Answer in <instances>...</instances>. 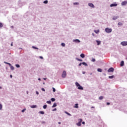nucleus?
Returning <instances> with one entry per match:
<instances>
[{"label":"nucleus","mask_w":127,"mask_h":127,"mask_svg":"<svg viewBox=\"0 0 127 127\" xmlns=\"http://www.w3.org/2000/svg\"><path fill=\"white\" fill-rule=\"evenodd\" d=\"M40 58L41 59H43V57H41V56L40 57Z\"/></svg>","instance_id":"49530a36"},{"label":"nucleus","mask_w":127,"mask_h":127,"mask_svg":"<svg viewBox=\"0 0 127 127\" xmlns=\"http://www.w3.org/2000/svg\"><path fill=\"white\" fill-rule=\"evenodd\" d=\"M41 90L42 91H43V92H45V89L44 88H42Z\"/></svg>","instance_id":"ea45409f"},{"label":"nucleus","mask_w":127,"mask_h":127,"mask_svg":"<svg viewBox=\"0 0 127 127\" xmlns=\"http://www.w3.org/2000/svg\"><path fill=\"white\" fill-rule=\"evenodd\" d=\"M114 71H115V69L113 67H111L108 70V72L109 73L111 72H114Z\"/></svg>","instance_id":"20e7f679"},{"label":"nucleus","mask_w":127,"mask_h":127,"mask_svg":"<svg viewBox=\"0 0 127 127\" xmlns=\"http://www.w3.org/2000/svg\"><path fill=\"white\" fill-rule=\"evenodd\" d=\"M13 46V45L12 44V43H11V46Z\"/></svg>","instance_id":"5fc2aeb1"},{"label":"nucleus","mask_w":127,"mask_h":127,"mask_svg":"<svg viewBox=\"0 0 127 127\" xmlns=\"http://www.w3.org/2000/svg\"><path fill=\"white\" fill-rule=\"evenodd\" d=\"M11 70H14V67L13 66H10Z\"/></svg>","instance_id":"c85d7f7f"},{"label":"nucleus","mask_w":127,"mask_h":127,"mask_svg":"<svg viewBox=\"0 0 127 127\" xmlns=\"http://www.w3.org/2000/svg\"><path fill=\"white\" fill-rule=\"evenodd\" d=\"M94 32H95V33L98 34V33H99V32H100V30H94Z\"/></svg>","instance_id":"2eb2a0df"},{"label":"nucleus","mask_w":127,"mask_h":127,"mask_svg":"<svg viewBox=\"0 0 127 127\" xmlns=\"http://www.w3.org/2000/svg\"><path fill=\"white\" fill-rule=\"evenodd\" d=\"M109 79H113V78H115V75H112L109 76Z\"/></svg>","instance_id":"4468645a"},{"label":"nucleus","mask_w":127,"mask_h":127,"mask_svg":"<svg viewBox=\"0 0 127 127\" xmlns=\"http://www.w3.org/2000/svg\"><path fill=\"white\" fill-rule=\"evenodd\" d=\"M99 100H103L104 99V97L100 96L99 98Z\"/></svg>","instance_id":"393cba45"},{"label":"nucleus","mask_w":127,"mask_h":127,"mask_svg":"<svg viewBox=\"0 0 127 127\" xmlns=\"http://www.w3.org/2000/svg\"><path fill=\"white\" fill-rule=\"evenodd\" d=\"M88 5H89V6H90V7H92L93 8H94V7H95V5H94V4H93L92 3H88Z\"/></svg>","instance_id":"423d86ee"},{"label":"nucleus","mask_w":127,"mask_h":127,"mask_svg":"<svg viewBox=\"0 0 127 127\" xmlns=\"http://www.w3.org/2000/svg\"><path fill=\"white\" fill-rule=\"evenodd\" d=\"M4 63L5 64H8V63H6V62H4Z\"/></svg>","instance_id":"a18cd8bd"},{"label":"nucleus","mask_w":127,"mask_h":127,"mask_svg":"<svg viewBox=\"0 0 127 127\" xmlns=\"http://www.w3.org/2000/svg\"><path fill=\"white\" fill-rule=\"evenodd\" d=\"M47 105H45L43 106V109H47Z\"/></svg>","instance_id":"5701e85b"},{"label":"nucleus","mask_w":127,"mask_h":127,"mask_svg":"<svg viewBox=\"0 0 127 127\" xmlns=\"http://www.w3.org/2000/svg\"><path fill=\"white\" fill-rule=\"evenodd\" d=\"M47 104H51V101H47Z\"/></svg>","instance_id":"72a5a7b5"},{"label":"nucleus","mask_w":127,"mask_h":127,"mask_svg":"<svg viewBox=\"0 0 127 127\" xmlns=\"http://www.w3.org/2000/svg\"><path fill=\"white\" fill-rule=\"evenodd\" d=\"M118 18H119V17L114 16V17H113V20H116V19H118Z\"/></svg>","instance_id":"f8f14e48"},{"label":"nucleus","mask_w":127,"mask_h":127,"mask_svg":"<svg viewBox=\"0 0 127 127\" xmlns=\"http://www.w3.org/2000/svg\"><path fill=\"white\" fill-rule=\"evenodd\" d=\"M36 93L37 94V95H38V92H36Z\"/></svg>","instance_id":"13d9d810"},{"label":"nucleus","mask_w":127,"mask_h":127,"mask_svg":"<svg viewBox=\"0 0 127 127\" xmlns=\"http://www.w3.org/2000/svg\"><path fill=\"white\" fill-rule=\"evenodd\" d=\"M53 92H56V89L54 87H53Z\"/></svg>","instance_id":"c9c22d12"},{"label":"nucleus","mask_w":127,"mask_h":127,"mask_svg":"<svg viewBox=\"0 0 127 127\" xmlns=\"http://www.w3.org/2000/svg\"><path fill=\"white\" fill-rule=\"evenodd\" d=\"M75 85L76 86V87H78L77 88V89H78V90H84V88H83V87H82L80 84H79V83L78 82H75Z\"/></svg>","instance_id":"f257e3e1"},{"label":"nucleus","mask_w":127,"mask_h":127,"mask_svg":"<svg viewBox=\"0 0 127 127\" xmlns=\"http://www.w3.org/2000/svg\"><path fill=\"white\" fill-rule=\"evenodd\" d=\"M121 66L122 67H123V66H124V65H125V62H124V61H122L121 63Z\"/></svg>","instance_id":"9d476101"},{"label":"nucleus","mask_w":127,"mask_h":127,"mask_svg":"<svg viewBox=\"0 0 127 127\" xmlns=\"http://www.w3.org/2000/svg\"><path fill=\"white\" fill-rule=\"evenodd\" d=\"M39 114H41V115H44V111H40Z\"/></svg>","instance_id":"412c9836"},{"label":"nucleus","mask_w":127,"mask_h":127,"mask_svg":"<svg viewBox=\"0 0 127 127\" xmlns=\"http://www.w3.org/2000/svg\"><path fill=\"white\" fill-rule=\"evenodd\" d=\"M25 110H26V109H23V110H22V113H24V112H25Z\"/></svg>","instance_id":"79ce46f5"},{"label":"nucleus","mask_w":127,"mask_h":127,"mask_svg":"<svg viewBox=\"0 0 127 127\" xmlns=\"http://www.w3.org/2000/svg\"><path fill=\"white\" fill-rule=\"evenodd\" d=\"M53 111H57V109H56V108H55L53 110Z\"/></svg>","instance_id":"c03bdc74"},{"label":"nucleus","mask_w":127,"mask_h":127,"mask_svg":"<svg viewBox=\"0 0 127 127\" xmlns=\"http://www.w3.org/2000/svg\"><path fill=\"white\" fill-rule=\"evenodd\" d=\"M0 89H1V87H0Z\"/></svg>","instance_id":"052dcab7"},{"label":"nucleus","mask_w":127,"mask_h":127,"mask_svg":"<svg viewBox=\"0 0 127 127\" xmlns=\"http://www.w3.org/2000/svg\"><path fill=\"white\" fill-rule=\"evenodd\" d=\"M92 62H95V61H96V60L95 59H93L92 60Z\"/></svg>","instance_id":"a19ab883"},{"label":"nucleus","mask_w":127,"mask_h":127,"mask_svg":"<svg viewBox=\"0 0 127 127\" xmlns=\"http://www.w3.org/2000/svg\"><path fill=\"white\" fill-rule=\"evenodd\" d=\"M73 4H74V5H76V4H79V3L78 2H74L73 3Z\"/></svg>","instance_id":"58836bf2"},{"label":"nucleus","mask_w":127,"mask_h":127,"mask_svg":"<svg viewBox=\"0 0 127 127\" xmlns=\"http://www.w3.org/2000/svg\"><path fill=\"white\" fill-rule=\"evenodd\" d=\"M76 60H77V61H79L80 62H82L83 61L82 60L80 59H78V58H76Z\"/></svg>","instance_id":"dca6fc26"},{"label":"nucleus","mask_w":127,"mask_h":127,"mask_svg":"<svg viewBox=\"0 0 127 127\" xmlns=\"http://www.w3.org/2000/svg\"><path fill=\"white\" fill-rule=\"evenodd\" d=\"M80 57H81V58H85V54H81L80 55Z\"/></svg>","instance_id":"9b49d317"},{"label":"nucleus","mask_w":127,"mask_h":127,"mask_svg":"<svg viewBox=\"0 0 127 127\" xmlns=\"http://www.w3.org/2000/svg\"><path fill=\"white\" fill-rule=\"evenodd\" d=\"M58 124L59 125H61V122H59Z\"/></svg>","instance_id":"3c124183"},{"label":"nucleus","mask_w":127,"mask_h":127,"mask_svg":"<svg viewBox=\"0 0 127 127\" xmlns=\"http://www.w3.org/2000/svg\"><path fill=\"white\" fill-rule=\"evenodd\" d=\"M44 3H48V0H45L44 1Z\"/></svg>","instance_id":"f704fd0d"},{"label":"nucleus","mask_w":127,"mask_h":127,"mask_svg":"<svg viewBox=\"0 0 127 127\" xmlns=\"http://www.w3.org/2000/svg\"><path fill=\"white\" fill-rule=\"evenodd\" d=\"M110 103H109V102H107V105L108 106H109V105H110Z\"/></svg>","instance_id":"09e8293b"},{"label":"nucleus","mask_w":127,"mask_h":127,"mask_svg":"<svg viewBox=\"0 0 127 127\" xmlns=\"http://www.w3.org/2000/svg\"><path fill=\"white\" fill-rule=\"evenodd\" d=\"M32 48H33L34 49H38V48L35 47H34V46H32Z\"/></svg>","instance_id":"e433bc0d"},{"label":"nucleus","mask_w":127,"mask_h":127,"mask_svg":"<svg viewBox=\"0 0 127 127\" xmlns=\"http://www.w3.org/2000/svg\"><path fill=\"white\" fill-rule=\"evenodd\" d=\"M91 109H95V107H94L92 106V107H91Z\"/></svg>","instance_id":"864d4df0"},{"label":"nucleus","mask_w":127,"mask_h":127,"mask_svg":"<svg viewBox=\"0 0 127 127\" xmlns=\"http://www.w3.org/2000/svg\"><path fill=\"white\" fill-rule=\"evenodd\" d=\"M65 113L66 114V115H67L68 116H71L70 113H68V112H67L66 111L65 112Z\"/></svg>","instance_id":"4be33fe9"},{"label":"nucleus","mask_w":127,"mask_h":127,"mask_svg":"<svg viewBox=\"0 0 127 127\" xmlns=\"http://www.w3.org/2000/svg\"><path fill=\"white\" fill-rule=\"evenodd\" d=\"M61 45L63 46V47H65V43H62L61 44Z\"/></svg>","instance_id":"cd10ccee"},{"label":"nucleus","mask_w":127,"mask_h":127,"mask_svg":"<svg viewBox=\"0 0 127 127\" xmlns=\"http://www.w3.org/2000/svg\"><path fill=\"white\" fill-rule=\"evenodd\" d=\"M15 66H16V67H17V68H19V67H20V65H19V64H16L15 65Z\"/></svg>","instance_id":"c756f323"},{"label":"nucleus","mask_w":127,"mask_h":127,"mask_svg":"<svg viewBox=\"0 0 127 127\" xmlns=\"http://www.w3.org/2000/svg\"><path fill=\"white\" fill-rule=\"evenodd\" d=\"M51 100L52 102H55V98H52Z\"/></svg>","instance_id":"a878e982"},{"label":"nucleus","mask_w":127,"mask_h":127,"mask_svg":"<svg viewBox=\"0 0 127 127\" xmlns=\"http://www.w3.org/2000/svg\"><path fill=\"white\" fill-rule=\"evenodd\" d=\"M82 65H85V66H87V64H86V63L83 62V63H82Z\"/></svg>","instance_id":"473e14b6"},{"label":"nucleus","mask_w":127,"mask_h":127,"mask_svg":"<svg viewBox=\"0 0 127 127\" xmlns=\"http://www.w3.org/2000/svg\"><path fill=\"white\" fill-rule=\"evenodd\" d=\"M2 108V105H1V104H0V110H1Z\"/></svg>","instance_id":"4c0bfd02"},{"label":"nucleus","mask_w":127,"mask_h":127,"mask_svg":"<svg viewBox=\"0 0 127 127\" xmlns=\"http://www.w3.org/2000/svg\"><path fill=\"white\" fill-rule=\"evenodd\" d=\"M82 121H83V120H82V119H78V123H80L82 124Z\"/></svg>","instance_id":"6ab92c4d"},{"label":"nucleus","mask_w":127,"mask_h":127,"mask_svg":"<svg viewBox=\"0 0 127 127\" xmlns=\"http://www.w3.org/2000/svg\"><path fill=\"white\" fill-rule=\"evenodd\" d=\"M81 123L80 122H78V123L76 124V125H77L78 127H81Z\"/></svg>","instance_id":"ddd939ff"},{"label":"nucleus","mask_w":127,"mask_h":127,"mask_svg":"<svg viewBox=\"0 0 127 127\" xmlns=\"http://www.w3.org/2000/svg\"><path fill=\"white\" fill-rule=\"evenodd\" d=\"M8 65H10V66H11V64H10V63H8Z\"/></svg>","instance_id":"de8ad7c7"},{"label":"nucleus","mask_w":127,"mask_h":127,"mask_svg":"<svg viewBox=\"0 0 127 127\" xmlns=\"http://www.w3.org/2000/svg\"><path fill=\"white\" fill-rule=\"evenodd\" d=\"M118 6V4L117 3H112L110 5V7H113V6Z\"/></svg>","instance_id":"0eeeda50"},{"label":"nucleus","mask_w":127,"mask_h":127,"mask_svg":"<svg viewBox=\"0 0 127 127\" xmlns=\"http://www.w3.org/2000/svg\"><path fill=\"white\" fill-rule=\"evenodd\" d=\"M97 45H100V44H101L100 41H97Z\"/></svg>","instance_id":"bb28decb"},{"label":"nucleus","mask_w":127,"mask_h":127,"mask_svg":"<svg viewBox=\"0 0 127 127\" xmlns=\"http://www.w3.org/2000/svg\"><path fill=\"white\" fill-rule=\"evenodd\" d=\"M97 71L98 72H102V70L101 68H98Z\"/></svg>","instance_id":"b1692460"},{"label":"nucleus","mask_w":127,"mask_h":127,"mask_svg":"<svg viewBox=\"0 0 127 127\" xmlns=\"http://www.w3.org/2000/svg\"><path fill=\"white\" fill-rule=\"evenodd\" d=\"M66 75H67V73H66V71L64 70L63 72V73H62V77L63 78H65Z\"/></svg>","instance_id":"7ed1b4c3"},{"label":"nucleus","mask_w":127,"mask_h":127,"mask_svg":"<svg viewBox=\"0 0 127 127\" xmlns=\"http://www.w3.org/2000/svg\"><path fill=\"white\" fill-rule=\"evenodd\" d=\"M122 25H123V24H122V22H119L118 23V25L122 26Z\"/></svg>","instance_id":"2f4dec72"},{"label":"nucleus","mask_w":127,"mask_h":127,"mask_svg":"<svg viewBox=\"0 0 127 127\" xmlns=\"http://www.w3.org/2000/svg\"><path fill=\"white\" fill-rule=\"evenodd\" d=\"M27 94H28V92H27Z\"/></svg>","instance_id":"680f3d73"},{"label":"nucleus","mask_w":127,"mask_h":127,"mask_svg":"<svg viewBox=\"0 0 127 127\" xmlns=\"http://www.w3.org/2000/svg\"><path fill=\"white\" fill-rule=\"evenodd\" d=\"M82 63H80L79 64V66H81V65H82Z\"/></svg>","instance_id":"37998d69"},{"label":"nucleus","mask_w":127,"mask_h":127,"mask_svg":"<svg viewBox=\"0 0 127 127\" xmlns=\"http://www.w3.org/2000/svg\"><path fill=\"white\" fill-rule=\"evenodd\" d=\"M105 31L106 32H107V33H111V32L112 31V28H105Z\"/></svg>","instance_id":"f03ea898"},{"label":"nucleus","mask_w":127,"mask_h":127,"mask_svg":"<svg viewBox=\"0 0 127 127\" xmlns=\"http://www.w3.org/2000/svg\"><path fill=\"white\" fill-rule=\"evenodd\" d=\"M2 26H3V25L1 23H0V28L2 27Z\"/></svg>","instance_id":"7c9ffc66"},{"label":"nucleus","mask_w":127,"mask_h":127,"mask_svg":"<svg viewBox=\"0 0 127 127\" xmlns=\"http://www.w3.org/2000/svg\"><path fill=\"white\" fill-rule=\"evenodd\" d=\"M127 1H124L122 2L121 4H122V5H126V4H127Z\"/></svg>","instance_id":"6e6552de"},{"label":"nucleus","mask_w":127,"mask_h":127,"mask_svg":"<svg viewBox=\"0 0 127 127\" xmlns=\"http://www.w3.org/2000/svg\"><path fill=\"white\" fill-rule=\"evenodd\" d=\"M37 107V106L36 105H32L31 106V108H32V109H34V108H36Z\"/></svg>","instance_id":"a211bd4d"},{"label":"nucleus","mask_w":127,"mask_h":127,"mask_svg":"<svg viewBox=\"0 0 127 127\" xmlns=\"http://www.w3.org/2000/svg\"><path fill=\"white\" fill-rule=\"evenodd\" d=\"M85 73H86L85 72H83L82 74H85Z\"/></svg>","instance_id":"6e6d98bb"},{"label":"nucleus","mask_w":127,"mask_h":127,"mask_svg":"<svg viewBox=\"0 0 127 127\" xmlns=\"http://www.w3.org/2000/svg\"><path fill=\"white\" fill-rule=\"evenodd\" d=\"M10 78H12V75H10Z\"/></svg>","instance_id":"603ef678"},{"label":"nucleus","mask_w":127,"mask_h":127,"mask_svg":"<svg viewBox=\"0 0 127 127\" xmlns=\"http://www.w3.org/2000/svg\"><path fill=\"white\" fill-rule=\"evenodd\" d=\"M73 41H74V42H76V43H79V42H80V40L75 39V40H74Z\"/></svg>","instance_id":"1a4fd4ad"},{"label":"nucleus","mask_w":127,"mask_h":127,"mask_svg":"<svg viewBox=\"0 0 127 127\" xmlns=\"http://www.w3.org/2000/svg\"><path fill=\"white\" fill-rule=\"evenodd\" d=\"M121 45H123V46H127V42L124 41L121 42Z\"/></svg>","instance_id":"39448f33"},{"label":"nucleus","mask_w":127,"mask_h":127,"mask_svg":"<svg viewBox=\"0 0 127 127\" xmlns=\"http://www.w3.org/2000/svg\"><path fill=\"white\" fill-rule=\"evenodd\" d=\"M92 35H93V36H94V33H92Z\"/></svg>","instance_id":"bf43d9fd"},{"label":"nucleus","mask_w":127,"mask_h":127,"mask_svg":"<svg viewBox=\"0 0 127 127\" xmlns=\"http://www.w3.org/2000/svg\"><path fill=\"white\" fill-rule=\"evenodd\" d=\"M74 108H76V109H78V108H79V106H78V104H76L75 105Z\"/></svg>","instance_id":"aec40b11"},{"label":"nucleus","mask_w":127,"mask_h":127,"mask_svg":"<svg viewBox=\"0 0 127 127\" xmlns=\"http://www.w3.org/2000/svg\"><path fill=\"white\" fill-rule=\"evenodd\" d=\"M82 125H85V122H82Z\"/></svg>","instance_id":"8fccbe9b"},{"label":"nucleus","mask_w":127,"mask_h":127,"mask_svg":"<svg viewBox=\"0 0 127 127\" xmlns=\"http://www.w3.org/2000/svg\"><path fill=\"white\" fill-rule=\"evenodd\" d=\"M39 81H40L41 79L40 78L38 79Z\"/></svg>","instance_id":"4d7b16f0"},{"label":"nucleus","mask_w":127,"mask_h":127,"mask_svg":"<svg viewBox=\"0 0 127 127\" xmlns=\"http://www.w3.org/2000/svg\"><path fill=\"white\" fill-rule=\"evenodd\" d=\"M55 107H57V104L56 103L53 104L52 108H55Z\"/></svg>","instance_id":"f3484780"}]
</instances>
